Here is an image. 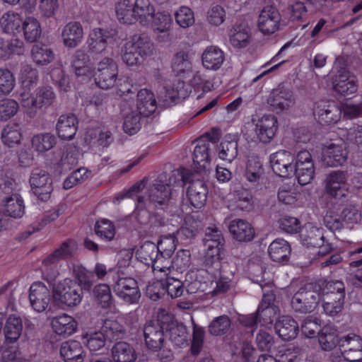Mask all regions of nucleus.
I'll return each mask as SVG.
<instances>
[{
    "label": "nucleus",
    "instance_id": "obj_1",
    "mask_svg": "<svg viewBox=\"0 0 362 362\" xmlns=\"http://www.w3.org/2000/svg\"><path fill=\"white\" fill-rule=\"evenodd\" d=\"M186 182L185 172L175 170L168 175H160L151 186L146 187L144 181L137 182L123 194L117 196L114 202L119 203L124 198L135 199L134 216L144 223L150 218L152 205L156 206L167 202L172 191L176 187L182 188Z\"/></svg>",
    "mask_w": 362,
    "mask_h": 362
},
{
    "label": "nucleus",
    "instance_id": "obj_2",
    "mask_svg": "<svg viewBox=\"0 0 362 362\" xmlns=\"http://www.w3.org/2000/svg\"><path fill=\"white\" fill-rule=\"evenodd\" d=\"M204 270L192 269L185 275V283L174 277H167L163 279L162 291L167 292L172 298H178L184 292V286L189 293H196L199 291H204L206 283L202 279Z\"/></svg>",
    "mask_w": 362,
    "mask_h": 362
},
{
    "label": "nucleus",
    "instance_id": "obj_3",
    "mask_svg": "<svg viewBox=\"0 0 362 362\" xmlns=\"http://www.w3.org/2000/svg\"><path fill=\"white\" fill-rule=\"evenodd\" d=\"M53 303L61 309H72L82 302L81 287L71 279L66 278L55 284L52 290Z\"/></svg>",
    "mask_w": 362,
    "mask_h": 362
},
{
    "label": "nucleus",
    "instance_id": "obj_4",
    "mask_svg": "<svg viewBox=\"0 0 362 362\" xmlns=\"http://www.w3.org/2000/svg\"><path fill=\"white\" fill-rule=\"evenodd\" d=\"M55 100V94L51 87L37 88L34 93L23 91L20 93V104L24 114L34 118L43 108L51 105Z\"/></svg>",
    "mask_w": 362,
    "mask_h": 362
},
{
    "label": "nucleus",
    "instance_id": "obj_5",
    "mask_svg": "<svg viewBox=\"0 0 362 362\" xmlns=\"http://www.w3.org/2000/svg\"><path fill=\"white\" fill-rule=\"evenodd\" d=\"M153 43L147 37L134 35L127 40L122 49V61L129 66L139 64L141 58L152 54Z\"/></svg>",
    "mask_w": 362,
    "mask_h": 362
},
{
    "label": "nucleus",
    "instance_id": "obj_6",
    "mask_svg": "<svg viewBox=\"0 0 362 362\" xmlns=\"http://www.w3.org/2000/svg\"><path fill=\"white\" fill-rule=\"evenodd\" d=\"M324 284L322 280H320L315 284H308L300 288L292 298V308L299 313H305L313 311L321 299L320 291Z\"/></svg>",
    "mask_w": 362,
    "mask_h": 362
},
{
    "label": "nucleus",
    "instance_id": "obj_7",
    "mask_svg": "<svg viewBox=\"0 0 362 362\" xmlns=\"http://www.w3.org/2000/svg\"><path fill=\"white\" fill-rule=\"evenodd\" d=\"M325 282L320 291L323 300L324 311L327 315L334 316L339 313L344 305V286L341 281Z\"/></svg>",
    "mask_w": 362,
    "mask_h": 362
},
{
    "label": "nucleus",
    "instance_id": "obj_8",
    "mask_svg": "<svg viewBox=\"0 0 362 362\" xmlns=\"http://www.w3.org/2000/svg\"><path fill=\"white\" fill-rule=\"evenodd\" d=\"M137 259L146 265H151L155 275L159 273L167 275L170 269L169 261L165 257H160L156 245L147 241L143 243L136 250Z\"/></svg>",
    "mask_w": 362,
    "mask_h": 362
},
{
    "label": "nucleus",
    "instance_id": "obj_9",
    "mask_svg": "<svg viewBox=\"0 0 362 362\" xmlns=\"http://www.w3.org/2000/svg\"><path fill=\"white\" fill-rule=\"evenodd\" d=\"M332 73L336 74L332 83L334 90L337 93L344 96H349L357 91L358 86L356 77L351 75L346 69V64L343 58L336 59Z\"/></svg>",
    "mask_w": 362,
    "mask_h": 362
},
{
    "label": "nucleus",
    "instance_id": "obj_10",
    "mask_svg": "<svg viewBox=\"0 0 362 362\" xmlns=\"http://www.w3.org/2000/svg\"><path fill=\"white\" fill-rule=\"evenodd\" d=\"M223 245V238L221 231L216 228H207L204 238V263L206 267L218 264Z\"/></svg>",
    "mask_w": 362,
    "mask_h": 362
},
{
    "label": "nucleus",
    "instance_id": "obj_11",
    "mask_svg": "<svg viewBox=\"0 0 362 362\" xmlns=\"http://www.w3.org/2000/svg\"><path fill=\"white\" fill-rule=\"evenodd\" d=\"M30 191L38 202H47L53 192V180L52 176L42 169H34L29 178Z\"/></svg>",
    "mask_w": 362,
    "mask_h": 362
},
{
    "label": "nucleus",
    "instance_id": "obj_12",
    "mask_svg": "<svg viewBox=\"0 0 362 362\" xmlns=\"http://www.w3.org/2000/svg\"><path fill=\"white\" fill-rule=\"evenodd\" d=\"M324 189L329 197L341 200L350 192V185L347 174L342 170H332L329 173L324 180Z\"/></svg>",
    "mask_w": 362,
    "mask_h": 362
},
{
    "label": "nucleus",
    "instance_id": "obj_13",
    "mask_svg": "<svg viewBox=\"0 0 362 362\" xmlns=\"http://www.w3.org/2000/svg\"><path fill=\"white\" fill-rule=\"evenodd\" d=\"M300 239L303 245L307 247L317 249L318 255H325L332 250L330 244L325 241L323 229L311 223L305 224Z\"/></svg>",
    "mask_w": 362,
    "mask_h": 362
},
{
    "label": "nucleus",
    "instance_id": "obj_14",
    "mask_svg": "<svg viewBox=\"0 0 362 362\" xmlns=\"http://www.w3.org/2000/svg\"><path fill=\"white\" fill-rule=\"evenodd\" d=\"M281 21V16L278 9L272 6H266L259 14L257 29L264 35H272L279 30Z\"/></svg>",
    "mask_w": 362,
    "mask_h": 362
},
{
    "label": "nucleus",
    "instance_id": "obj_15",
    "mask_svg": "<svg viewBox=\"0 0 362 362\" xmlns=\"http://www.w3.org/2000/svg\"><path fill=\"white\" fill-rule=\"evenodd\" d=\"M97 85L103 89L112 88L117 81L118 67L113 59L110 57L103 58L98 64Z\"/></svg>",
    "mask_w": 362,
    "mask_h": 362
},
{
    "label": "nucleus",
    "instance_id": "obj_16",
    "mask_svg": "<svg viewBox=\"0 0 362 362\" xmlns=\"http://www.w3.org/2000/svg\"><path fill=\"white\" fill-rule=\"evenodd\" d=\"M295 174L301 185L309 184L314 178L315 166L308 151H299L294 158Z\"/></svg>",
    "mask_w": 362,
    "mask_h": 362
},
{
    "label": "nucleus",
    "instance_id": "obj_17",
    "mask_svg": "<svg viewBox=\"0 0 362 362\" xmlns=\"http://www.w3.org/2000/svg\"><path fill=\"white\" fill-rule=\"evenodd\" d=\"M211 142L208 136H202L196 141L193 151V164L195 170L201 173L211 168Z\"/></svg>",
    "mask_w": 362,
    "mask_h": 362
},
{
    "label": "nucleus",
    "instance_id": "obj_18",
    "mask_svg": "<svg viewBox=\"0 0 362 362\" xmlns=\"http://www.w3.org/2000/svg\"><path fill=\"white\" fill-rule=\"evenodd\" d=\"M112 288L116 295L127 303H135L140 298L137 281L133 278L121 276L118 274Z\"/></svg>",
    "mask_w": 362,
    "mask_h": 362
},
{
    "label": "nucleus",
    "instance_id": "obj_19",
    "mask_svg": "<svg viewBox=\"0 0 362 362\" xmlns=\"http://www.w3.org/2000/svg\"><path fill=\"white\" fill-rule=\"evenodd\" d=\"M252 123L257 140L264 144L269 143L278 129L277 118L272 115H264L257 119H252Z\"/></svg>",
    "mask_w": 362,
    "mask_h": 362
},
{
    "label": "nucleus",
    "instance_id": "obj_20",
    "mask_svg": "<svg viewBox=\"0 0 362 362\" xmlns=\"http://www.w3.org/2000/svg\"><path fill=\"white\" fill-rule=\"evenodd\" d=\"M6 195L2 201V210L5 216L13 218H21L25 213L24 200L18 191L16 189H11L9 187H4Z\"/></svg>",
    "mask_w": 362,
    "mask_h": 362
},
{
    "label": "nucleus",
    "instance_id": "obj_21",
    "mask_svg": "<svg viewBox=\"0 0 362 362\" xmlns=\"http://www.w3.org/2000/svg\"><path fill=\"white\" fill-rule=\"evenodd\" d=\"M269 161L273 171L281 177L295 175L294 156L289 151L281 150L272 153Z\"/></svg>",
    "mask_w": 362,
    "mask_h": 362
},
{
    "label": "nucleus",
    "instance_id": "obj_22",
    "mask_svg": "<svg viewBox=\"0 0 362 362\" xmlns=\"http://www.w3.org/2000/svg\"><path fill=\"white\" fill-rule=\"evenodd\" d=\"M348 152L344 141L330 142L322 148V161L329 167L342 165L347 160Z\"/></svg>",
    "mask_w": 362,
    "mask_h": 362
},
{
    "label": "nucleus",
    "instance_id": "obj_23",
    "mask_svg": "<svg viewBox=\"0 0 362 362\" xmlns=\"http://www.w3.org/2000/svg\"><path fill=\"white\" fill-rule=\"evenodd\" d=\"M110 34L106 30L92 29L86 40L88 54L96 59L103 56L107 52Z\"/></svg>",
    "mask_w": 362,
    "mask_h": 362
},
{
    "label": "nucleus",
    "instance_id": "obj_24",
    "mask_svg": "<svg viewBox=\"0 0 362 362\" xmlns=\"http://www.w3.org/2000/svg\"><path fill=\"white\" fill-rule=\"evenodd\" d=\"M274 300L275 295L272 291L263 294L262 300L257 312L258 322L261 326L271 327L279 313L278 308L274 305Z\"/></svg>",
    "mask_w": 362,
    "mask_h": 362
},
{
    "label": "nucleus",
    "instance_id": "obj_25",
    "mask_svg": "<svg viewBox=\"0 0 362 362\" xmlns=\"http://www.w3.org/2000/svg\"><path fill=\"white\" fill-rule=\"evenodd\" d=\"M29 301L32 308L41 313L46 310L50 301V291L41 282L33 283L29 290Z\"/></svg>",
    "mask_w": 362,
    "mask_h": 362
},
{
    "label": "nucleus",
    "instance_id": "obj_26",
    "mask_svg": "<svg viewBox=\"0 0 362 362\" xmlns=\"http://www.w3.org/2000/svg\"><path fill=\"white\" fill-rule=\"evenodd\" d=\"M158 320L161 322V328L163 329L162 339H177L185 337L187 333L185 326L174 321L173 316L165 310H162L158 313Z\"/></svg>",
    "mask_w": 362,
    "mask_h": 362
},
{
    "label": "nucleus",
    "instance_id": "obj_27",
    "mask_svg": "<svg viewBox=\"0 0 362 362\" xmlns=\"http://www.w3.org/2000/svg\"><path fill=\"white\" fill-rule=\"evenodd\" d=\"M313 115L321 122L335 124L341 119V107H339L334 103L319 102L315 104Z\"/></svg>",
    "mask_w": 362,
    "mask_h": 362
},
{
    "label": "nucleus",
    "instance_id": "obj_28",
    "mask_svg": "<svg viewBox=\"0 0 362 362\" xmlns=\"http://www.w3.org/2000/svg\"><path fill=\"white\" fill-rule=\"evenodd\" d=\"M168 221L172 226H176L183 221L181 227L177 230V235L183 239L195 237L201 227L199 221L192 216H186L182 219L180 215H172Z\"/></svg>",
    "mask_w": 362,
    "mask_h": 362
},
{
    "label": "nucleus",
    "instance_id": "obj_29",
    "mask_svg": "<svg viewBox=\"0 0 362 362\" xmlns=\"http://www.w3.org/2000/svg\"><path fill=\"white\" fill-rule=\"evenodd\" d=\"M90 54L82 49L76 51L72 57L71 67L76 77L82 79L90 78L94 72Z\"/></svg>",
    "mask_w": 362,
    "mask_h": 362
},
{
    "label": "nucleus",
    "instance_id": "obj_30",
    "mask_svg": "<svg viewBox=\"0 0 362 362\" xmlns=\"http://www.w3.org/2000/svg\"><path fill=\"white\" fill-rule=\"evenodd\" d=\"M122 327L117 320L107 319L105 320L99 332L89 330L83 339H112L119 338V334L122 331Z\"/></svg>",
    "mask_w": 362,
    "mask_h": 362
},
{
    "label": "nucleus",
    "instance_id": "obj_31",
    "mask_svg": "<svg viewBox=\"0 0 362 362\" xmlns=\"http://www.w3.org/2000/svg\"><path fill=\"white\" fill-rule=\"evenodd\" d=\"M268 103L274 110L285 111L294 105L295 98L291 90L279 88L272 90Z\"/></svg>",
    "mask_w": 362,
    "mask_h": 362
},
{
    "label": "nucleus",
    "instance_id": "obj_32",
    "mask_svg": "<svg viewBox=\"0 0 362 362\" xmlns=\"http://www.w3.org/2000/svg\"><path fill=\"white\" fill-rule=\"evenodd\" d=\"M238 137L236 134H228L221 141L217 148L218 158L223 161L232 163L238 153Z\"/></svg>",
    "mask_w": 362,
    "mask_h": 362
},
{
    "label": "nucleus",
    "instance_id": "obj_33",
    "mask_svg": "<svg viewBox=\"0 0 362 362\" xmlns=\"http://www.w3.org/2000/svg\"><path fill=\"white\" fill-rule=\"evenodd\" d=\"M83 38V29L78 22H69L62 29V42L68 48H75L81 43Z\"/></svg>",
    "mask_w": 362,
    "mask_h": 362
},
{
    "label": "nucleus",
    "instance_id": "obj_34",
    "mask_svg": "<svg viewBox=\"0 0 362 362\" xmlns=\"http://www.w3.org/2000/svg\"><path fill=\"white\" fill-rule=\"evenodd\" d=\"M53 331L58 335L68 337L77 330V321L71 315L64 313L51 320Z\"/></svg>",
    "mask_w": 362,
    "mask_h": 362
},
{
    "label": "nucleus",
    "instance_id": "obj_35",
    "mask_svg": "<svg viewBox=\"0 0 362 362\" xmlns=\"http://www.w3.org/2000/svg\"><path fill=\"white\" fill-rule=\"evenodd\" d=\"M207 187L202 180H192L187 188V198L190 204L195 208H202L207 198Z\"/></svg>",
    "mask_w": 362,
    "mask_h": 362
},
{
    "label": "nucleus",
    "instance_id": "obj_36",
    "mask_svg": "<svg viewBox=\"0 0 362 362\" xmlns=\"http://www.w3.org/2000/svg\"><path fill=\"white\" fill-rule=\"evenodd\" d=\"M225 61V54L216 46H209L202 54V64L203 66L211 71H217Z\"/></svg>",
    "mask_w": 362,
    "mask_h": 362
},
{
    "label": "nucleus",
    "instance_id": "obj_37",
    "mask_svg": "<svg viewBox=\"0 0 362 362\" xmlns=\"http://www.w3.org/2000/svg\"><path fill=\"white\" fill-rule=\"evenodd\" d=\"M59 137L64 140H71L78 129V119L74 115H62L59 117L57 126Z\"/></svg>",
    "mask_w": 362,
    "mask_h": 362
},
{
    "label": "nucleus",
    "instance_id": "obj_38",
    "mask_svg": "<svg viewBox=\"0 0 362 362\" xmlns=\"http://www.w3.org/2000/svg\"><path fill=\"white\" fill-rule=\"evenodd\" d=\"M134 105L135 109L144 116H148L156 109V100L153 93L146 88L141 89L136 95V103H130Z\"/></svg>",
    "mask_w": 362,
    "mask_h": 362
},
{
    "label": "nucleus",
    "instance_id": "obj_39",
    "mask_svg": "<svg viewBox=\"0 0 362 362\" xmlns=\"http://www.w3.org/2000/svg\"><path fill=\"white\" fill-rule=\"evenodd\" d=\"M233 237L239 242H249L255 237V230L250 223L243 219L232 220L228 226Z\"/></svg>",
    "mask_w": 362,
    "mask_h": 362
},
{
    "label": "nucleus",
    "instance_id": "obj_40",
    "mask_svg": "<svg viewBox=\"0 0 362 362\" xmlns=\"http://www.w3.org/2000/svg\"><path fill=\"white\" fill-rule=\"evenodd\" d=\"M141 115L136 110L134 105L127 104L123 109L124 132L129 135H134L141 129Z\"/></svg>",
    "mask_w": 362,
    "mask_h": 362
},
{
    "label": "nucleus",
    "instance_id": "obj_41",
    "mask_svg": "<svg viewBox=\"0 0 362 362\" xmlns=\"http://www.w3.org/2000/svg\"><path fill=\"white\" fill-rule=\"evenodd\" d=\"M274 328L281 339H295L298 331L296 322L288 315L281 316Z\"/></svg>",
    "mask_w": 362,
    "mask_h": 362
},
{
    "label": "nucleus",
    "instance_id": "obj_42",
    "mask_svg": "<svg viewBox=\"0 0 362 362\" xmlns=\"http://www.w3.org/2000/svg\"><path fill=\"white\" fill-rule=\"evenodd\" d=\"M21 16L13 11H8L0 17V28L6 34L15 35L21 31Z\"/></svg>",
    "mask_w": 362,
    "mask_h": 362
},
{
    "label": "nucleus",
    "instance_id": "obj_43",
    "mask_svg": "<svg viewBox=\"0 0 362 362\" xmlns=\"http://www.w3.org/2000/svg\"><path fill=\"white\" fill-rule=\"evenodd\" d=\"M60 354L66 362H83L84 360L83 347L78 341H65Z\"/></svg>",
    "mask_w": 362,
    "mask_h": 362
},
{
    "label": "nucleus",
    "instance_id": "obj_44",
    "mask_svg": "<svg viewBox=\"0 0 362 362\" xmlns=\"http://www.w3.org/2000/svg\"><path fill=\"white\" fill-rule=\"evenodd\" d=\"M24 52V43L21 40H6L0 37V59L7 60L13 55H22Z\"/></svg>",
    "mask_w": 362,
    "mask_h": 362
},
{
    "label": "nucleus",
    "instance_id": "obj_45",
    "mask_svg": "<svg viewBox=\"0 0 362 362\" xmlns=\"http://www.w3.org/2000/svg\"><path fill=\"white\" fill-rule=\"evenodd\" d=\"M112 354L115 362H134L136 358L134 349L124 341H119L112 346Z\"/></svg>",
    "mask_w": 362,
    "mask_h": 362
},
{
    "label": "nucleus",
    "instance_id": "obj_46",
    "mask_svg": "<svg viewBox=\"0 0 362 362\" xmlns=\"http://www.w3.org/2000/svg\"><path fill=\"white\" fill-rule=\"evenodd\" d=\"M1 136L2 143L10 148L19 145L23 137L21 128L17 123L6 124L2 129Z\"/></svg>",
    "mask_w": 362,
    "mask_h": 362
},
{
    "label": "nucleus",
    "instance_id": "obj_47",
    "mask_svg": "<svg viewBox=\"0 0 362 362\" xmlns=\"http://www.w3.org/2000/svg\"><path fill=\"white\" fill-rule=\"evenodd\" d=\"M16 341H0L1 362H29L20 356Z\"/></svg>",
    "mask_w": 362,
    "mask_h": 362
},
{
    "label": "nucleus",
    "instance_id": "obj_48",
    "mask_svg": "<svg viewBox=\"0 0 362 362\" xmlns=\"http://www.w3.org/2000/svg\"><path fill=\"white\" fill-rule=\"evenodd\" d=\"M117 20L124 24H132L136 21L134 4L130 0H119L115 7Z\"/></svg>",
    "mask_w": 362,
    "mask_h": 362
},
{
    "label": "nucleus",
    "instance_id": "obj_49",
    "mask_svg": "<svg viewBox=\"0 0 362 362\" xmlns=\"http://www.w3.org/2000/svg\"><path fill=\"white\" fill-rule=\"evenodd\" d=\"M93 298L98 305L103 308H108L112 312L115 308L112 303V296L110 288L107 284H99L94 286L93 290Z\"/></svg>",
    "mask_w": 362,
    "mask_h": 362
},
{
    "label": "nucleus",
    "instance_id": "obj_50",
    "mask_svg": "<svg viewBox=\"0 0 362 362\" xmlns=\"http://www.w3.org/2000/svg\"><path fill=\"white\" fill-rule=\"evenodd\" d=\"M268 252L273 261L281 262L287 260L291 253V247L287 241L278 238L270 243Z\"/></svg>",
    "mask_w": 362,
    "mask_h": 362
},
{
    "label": "nucleus",
    "instance_id": "obj_51",
    "mask_svg": "<svg viewBox=\"0 0 362 362\" xmlns=\"http://www.w3.org/2000/svg\"><path fill=\"white\" fill-rule=\"evenodd\" d=\"M134 16L136 21H139L144 25H149L155 11L153 6L149 0H136L134 4Z\"/></svg>",
    "mask_w": 362,
    "mask_h": 362
},
{
    "label": "nucleus",
    "instance_id": "obj_52",
    "mask_svg": "<svg viewBox=\"0 0 362 362\" xmlns=\"http://www.w3.org/2000/svg\"><path fill=\"white\" fill-rule=\"evenodd\" d=\"M56 144V139L50 133H41L34 135L31 139L33 149L39 153H45L52 149Z\"/></svg>",
    "mask_w": 362,
    "mask_h": 362
},
{
    "label": "nucleus",
    "instance_id": "obj_53",
    "mask_svg": "<svg viewBox=\"0 0 362 362\" xmlns=\"http://www.w3.org/2000/svg\"><path fill=\"white\" fill-rule=\"evenodd\" d=\"M173 25L171 14L168 11L153 13L151 22L147 26H151L159 33H165L170 30Z\"/></svg>",
    "mask_w": 362,
    "mask_h": 362
},
{
    "label": "nucleus",
    "instance_id": "obj_54",
    "mask_svg": "<svg viewBox=\"0 0 362 362\" xmlns=\"http://www.w3.org/2000/svg\"><path fill=\"white\" fill-rule=\"evenodd\" d=\"M21 28L25 39L30 42L37 40L41 35L40 23L37 18L33 16L26 17L22 21Z\"/></svg>",
    "mask_w": 362,
    "mask_h": 362
},
{
    "label": "nucleus",
    "instance_id": "obj_55",
    "mask_svg": "<svg viewBox=\"0 0 362 362\" xmlns=\"http://www.w3.org/2000/svg\"><path fill=\"white\" fill-rule=\"evenodd\" d=\"M31 57L37 64L46 65L53 61L54 54L47 45L37 43L33 46Z\"/></svg>",
    "mask_w": 362,
    "mask_h": 362
},
{
    "label": "nucleus",
    "instance_id": "obj_56",
    "mask_svg": "<svg viewBox=\"0 0 362 362\" xmlns=\"http://www.w3.org/2000/svg\"><path fill=\"white\" fill-rule=\"evenodd\" d=\"M172 69L177 76L191 72L192 63L189 54L184 51L177 52L174 57Z\"/></svg>",
    "mask_w": 362,
    "mask_h": 362
},
{
    "label": "nucleus",
    "instance_id": "obj_57",
    "mask_svg": "<svg viewBox=\"0 0 362 362\" xmlns=\"http://www.w3.org/2000/svg\"><path fill=\"white\" fill-rule=\"evenodd\" d=\"M175 23L182 28H188L195 22L194 11L187 6H179L173 13Z\"/></svg>",
    "mask_w": 362,
    "mask_h": 362
},
{
    "label": "nucleus",
    "instance_id": "obj_58",
    "mask_svg": "<svg viewBox=\"0 0 362 362\" xmlns=\"http://www.w3.org/2000/svg\"><path fill=\"white\" fill-rule=\"evenodd\" d=\"M299 196L300 194L296 187L289 184L281 185L277 193L279 201L285 205L290 206L296 205Z\"/></svg>",
    "mask_w": 362,
    "mask_h": 362
},
{
    "label": "nucleus",
    "instance_id": "obj_59",
    "mask_svg": "<svg viewBox=\"0 0 362 362\" xmlns=\"http://www.w3.org/2000/svg\"><path fill=\"white\" fill-rule=\"evenodd\" d=\"M263 173L262 163L259 158L255 156L250 157L247 162L245 170L247 180L250 182H257L261 178Z\"/></svg>",
    "mask_w": 362,
    "mask_h": 362
},
{
    "label": "nucleus",
    "instance_id": "obj_60",
    "mask_svg": "<svg viewBox=\"0 0 362 362\" xmlns=\"http://www.w3.org/2000/svg\"><path fill=\"white\" fill-rule=\"evenodd\" d=\"M23 330L21 319L15 315H10L4 327L5 339H18Z\"/></svg>",
    "mask_w": 362,
    "mask_h": 362
},
{
    "label": "nucleus",
    "instance_id": "obj_61",
    "mask_svg": "<svg viewBox=\"0 0 362 362\" xmlns=\"http://www.w3.org/2000/svg\"><path fill=\"white\" fill-rule=\"evenodd\" d=\"M16 86V78L7 68H0V97L9 95Z\"/></svg>",
    "mask_w": 362,
    "mask_h": 362
},
{
    "label": "nucleus",
    "instance_id": "obj_62",
    "mask_svg": "<svg viewBox=\"0 0 362 362\" xmlns=\"http://www.w3.org/2000/svg\"><path fill=\"white\" fill-rule=\"evenodd\" d=\"M177 237L175 234H169L160 237L156 247L160 257H170L177 247Z\"/></svg>",
    "mask_w": 362,
    "mask_h": 362
},
{
    "label": "nucleus",
    "instance_id": "obj_63",
    "mask_svg": "<svg viewBox=\"0 0 362 362\" xmlns=\"http://www.w3.org/2000/svg\"><path fill=\"white\" fill-rule=\"evenodd\" d=\"M19 105L14 99L6 98L0 100V121L6 122L18 112Z\"/></svg>",
    "mask_w": 362,
    "mask_h": 362
},
{
    "label": "nucleus",
    "instance_id": "obj_64",
    "mask_svg": "<svg viewBox=\"0 0 362 362\" xmlns=\"http://www.w3.org/2000/svg\"><path fill=\"white\" fill-rule=\"evenodd\" d=\"M95 230L97 235L101 239L110 241L115 235V228L114 224L107 219L98 220L95 225Z\"/></svg>",
    "mask_w": 362,
    "mask_h": 362
}]
</instances>
